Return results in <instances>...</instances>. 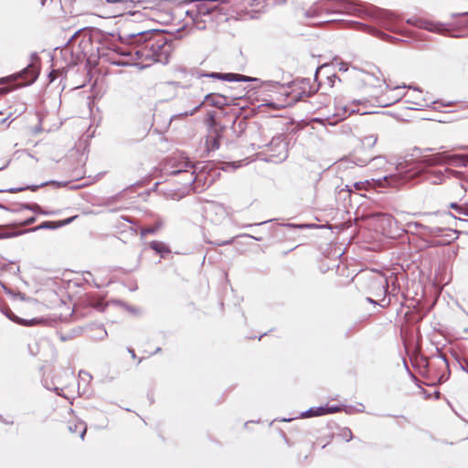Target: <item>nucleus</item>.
Segmentation results:
<instances>
[{
  "mask_svg": "<svg viewBox=\"0 0 468 468\" xmlns=\"http://www.w3.org/2000/svg\"><path fill=\"white\" fill-rule=\"evenodd\" d=\"M339 410L338 407H312L309 410L301 413V418H311L316 416H323L330 413H334Z\"/></svg>",
  "mask_w": 468,
  "mask_h": 468,
  "instance_id": "1",
  "label": "nucleus"
},
{
  "mask_svg": "<svg viewBox=\"0 0 468 468\" xmlns=\"http://www.w3.org/2000/svg\"><path fill=\"white\" fill-rule=\"evenodd\" d=\"M210 77L214 78V79H218V80H226V81H242V82H247V81L252 80V79L250 78V77H246V76L239 75V74H234V73H225V74L212 73V74H210Z\"/></svg>",
  "mask_w": 468,
  "mask_h": 468,
  "instance_id": "2",
  "label": "nucleus"
},
{
  "mask_svg": "<svg viewBox=\"0 0 468 468\" xmlns=\"http://www.w3.org/2000/svg\"><path fill=\"white\" fill-rule=\"evenodd\" d=\"M151 247L155 250L157 252H163L165 250V247L163 244L159 242H154L151 244Z\"/></svg>",
  "mask_w": 468,
  "mask_h": 468,
  "instance_id": "3",
  "label": "nucleus"
},
{
  "mask_svg": "<svg viewBox=\"0 0 468 468\" xmlns=\"http://www.w3.org/2000/svg\"><path fill=\"white\" fill-rule=\"evenodd\" d=\"M76 429H79L80 431V438L83 439L86 433L85 426L82 423H79L78 425H76Z\"/></svg>",
  "mask_w": 468,
  "mask_h": 468,
  "instance_id": "4",
  "label": "nucleus"
},
{
  "mask_svg": "<svg viewBox=\"0 0 468 468\" xmlns=\"http://www.w3.org/2000/svg\"><path fill=\"white\" fill-rule=\"evenodd\" d=\"M71 220H72V218H68V219L64 220L60 225H66V224L69 223Z\"/></svg>",
  "mask_w": 468,
  "mask_h": 468,
  "instance_id": "5",
  "label": "nucleus"
},
{
  "mask_svg": "<svg viewBox=\"0 0 468 468\" xmlns=\"http://www.w3.org/2000/svg\"><path fill=\"white\" fill-rule=\"evenodd\" d=\"M451 207H452V208H457V205H456V204H453V203H452V204H451Z\"/></svg>",
  "mask_w": 468,
  "mask_h": 468,
  "instance_id": "6",
  "label": "nucleus"
}]
</instances>
